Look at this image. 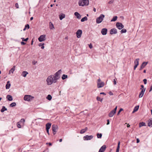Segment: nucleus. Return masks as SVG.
Masks as SVG:
<instances>
[{"label": "nucleus", "instance_id": "43", "mask_svg": "<svg viewBox=\"0 0 152 152\" xmlns=\"http://www.w3.org/2000/svg\"><path fill=\"white\" fill-rule=\"evenodd\" d=\"M25 27L26 28H28V29H29V26L28 24H27L25 26Z\"/></svg>", "mask_w": 152, "mask_h": 152}, {"label": "nucleus", "instance_id": "58", "mask_svg": "<svg viewBox=\"0 0 152 152\" xmlns=\"http://www.w3.org/2000/svg\"><path fill=\"white\" fill-rule=\"evenodd\" d=\"M47 132L48 133V135H49V129H46Z\"/></svg>", "mask_w": 152, "mask_h": 152}, {"label": "nucleus", "instance_id": "52", "mask_svg": "<svg viewBox=\"0 0 152 152\" xmlns=\"http://www.w3.org/2000/svg\"><path fill=\"white\" fill-rule=\"evenodd\" d=\"M21 43L22 45H24L26 44V43L25 42L23 41L21 42Z\"/></svg>", "mask_w": 152, "mask_h": 152}, {"label": "nucleus", "instance_id": "16", "mask_svg": "<svg viewBox=\"0 0 152 152\" xmlns=\"http://www.w3.org/2000/svg\"><path fill=\"white\" fill-rule=\"evenodd\" d=\"M11 84L10 83V81H8L7 82V83L6 85V89H9L10 87Z\"/></svg>", "mask_w": 152, "mask_h": 152}, {"label": "nucleus", "instance_id": "10", "mask_svg": "<svg viewBox=\"0 0 152 152\" xmlns=\"http://www.w3.org/2000/svg\"><path fill=\"white\" fill-rule=\"evenodd\" d=\"M145 88H143V89L141 88V89L142 90L141 91L140 93L139 94V98H141L143 96L144 94L145 93Z\"/></svg>", "mask_w": 152, "mask_h": 152}, {"label": "nucleus", "instance_id": "59", "mask_svg": "<svg viewBox=\"0 0 152 152\" xmlns=\"http://www.w3.org/2000/svg\"><path fill=\"white\" fill-rule=\"evenodd\" d=\"M101 80L100 79H99L98 80V81H97V83H100L101 82Z\"/></svg>", "mask_w": 152, "mask_h": 152}, {"label": "nucleus", "instance_id": "19", "mask_svg": "<svg viewBox=\"0 0 152 152\" xmlns=\"http://www.w3.org/2000/svg\"><path fill=\"white\" fill-rule=\"evenodd\" d=\"M148 126L149 127H152V118H151L148 121Z\"/></svg>", "mask_w": 152, "mask_h": 152}, {"label": "nucleus", "instance_id": "1", "mask_svg": "<svg viewBox=\"0 0 152 152\" xmlns=\"http://www.w3.org/2000/svg\"><path fill=\"white\" fill-rule=\"evenodd\" d=\"M61 70H59L53 75H51L48 77L46 82L48 85H51L53 83H56L60 78V75L61 73Z\"/></svg>", "mask_w": 152, "mask_h": 152}, {"label": "nucleus", "instance_id": "55", "mask_svg": "<svg viewBox=\"0 0 152 152\" xmlns=\"http://www.w3.org/2000/svg\"><path fill=\"white\" fill-rule=\"evenodd\" d=\"M44 45V43H40L39 44V46H42L43 45Z\"/></svg>", "mask_w": 152, "mask_h": 152}, {"label": "nucleus", "instance_id": "35", "mask_svg": "<svg viewBox=\"0 0 152 152\" xmlns=\"http://www.w3.org/2000/svg\"><path fill=\"white\" fill-rule=\"evenodd\" d=\"M7 110V109L4 106H3L2 107V108L1 109V112H3L5 111L6 110Z\"/></svg>", "mask_w": 152, "mask_h": 152}, {"label": "nucleus", "instance_id": "57", "mask_svg": "<svg viewBox=\"0 0 152 152\" xmlns=\"http://www.w3.org/2000/svg\"><path fill=\"white\" fill-rule=\"evenodd\" d=\"M100 94H103L104 95H106V94L104 92H101V93H100Z\"/></svg>", "mask_w": 152, "mask_h": 152}, {"label": "nucleus", "instance_id": "30", "mask_svg": "<svg viewBox=\"0 0 152 152\" xmlns=\"http://www.w3.org/2000/svg\"><path fill=\"white\" fill-rule=\"evenodd\" d=\"M139 58H137L134 61V64H138V65H139Z\"/></svg>", "mask_w": 152, "mask_h": 152}, {"label": "nucleus", "instance_id": "53", "mask_svg": "<svg viewBox=\"0 0 152 152\" xmlns=\"http://www.w3.org/2000/svg\"><path fill=\"white\" fill-rule=\"evenodd\" d=\"M89 46V47L91 49L92 48V47H93L92 45V44H90Z\"/></svg>", "mask_w": 152, "mask_h": 152}, {"label": "nucleus", "instance_id": "3", "mask_svg": "<svg viewBox=\"0 0 152 152\" xmlns=\"http://www.w3.org/2000/svg\"><path fill=\"white\" fill-rule=\"evenodd\" d=\"M104 17V15L102 14L100 15V16L96 18V23H100L103 20Z\"/></svg>", "mask_w": 152, "mask_h": 152}, {"label": "nucleus", "instance_id": "13", "mask_svg": "<svg viewBox=\"0 0 152 152\" xmlns=\"http://www.w3.org/2000/svg\"><path fill=\"white\" fill-rule=\"evenodd\" d=\"M104 85V82L97 83V86L98 88H100L103 87Z\"/></svg>", "mask_w": 152, "mask_h": 152}, {"label": "nucleus", "instance_id": "42", "mask_svg": "<svg viewBox=\"0 0 152 152\" xmlns=\"http://www.w3.org/2000/svg\"><path fill=\"white\" fill-rule=\"evenodd\" d=\"M123 110V109H122V108H121L120 110H119V111H118V113H117V115H118L120 113L121 111H122Z\"/></svg>", "mask_w": 152, "mask_h": 152}, {"label": "nucleus", "instance_id": "45", "mask_svg": "<svg viewBox=\"0 0 152 152\" xmlns=\"http://www.w3.org/2000/svg\"><path fill=\"white\" fill-rule=\"evenodd\" d=\"M147 80L146 79H145L143 80V81L144 82V83L145 84H147Z\"/></svg>", "mask_w": 152, "mask_h": 152}, {"label": "nucleus", "instance_id": "18", "mask_svg": "<svg viewBox=\"0 0 152 152\" xmlns=\"http://www.w3.org/2000/svg\"><path fill=\"white\" fill-rule=\"evenodd\" d=\"M51 124L50 123H48L46 124V129H49L51 127Z\"/></svg>", "mask_w": 152, "mask_h": 152}, {"label": "nucleus", "instance_id": "12", "mask_svg": "<svg viewBox=\"0 0 152 152\" xmlns=\"http://www.w3.org/2000/svg\"><path fill=\"white\" fill-rule=\"evenodd\" d=\"M107 30L106 28H103L102 29L101 32L103 35H105L107 34Z\"/></svg>", "mask_w": 152, "mask_h": 152}, {"label": "nucleus", "instance_id": "26", "mask_svg": "<svg viewBox=\"0 0 152 152\" xmlns=\"http://www.w3.org/2000/svg\"><path fill=\"white\" fill-rule=\"evenodd\" d=\"M88 129L87 127H86L85 129H82L80 132V133L83 134Z\"/></svg>", "mask_w": 152, "mask_h": 152}, {"label": "nucleus", "instance_id": "36", "mask_svg": "<svg viewBox=\"0 0 152 152\" xmlns=\"http://www.w3.org/2000/svg\"><path fill=\"white\" fill-rule=\"evenodd\" d=\"M102 134L101 133L99 134V133L97 134V137L98 138H102Z\"/></svg>", "mask_w": 152, "mask_h": 152}, {"label": "nucleus", "instance_id": "2", "mask_svg": "<svg viewBox=\"0 0 152 152\" xmlns=\"http://www.w3.org/2000/svg\"><path fill=\"white\" fill-rule=\"evenodd\" d=\"M80 6H84L88 5L89 4L88 0H80L78 2Z\"/></svg>", "mask_w": 152, "mask_h": 152}, {"label": "nucleus", "instance_id": "39", "mask_svg": "<svg viewBox=\"0 0 152 152\" xmlns=\"http://www.w3.org/2000/svg\"><path fill=\"white\" fill-rule=\"evenodd\" d=\"M17 127L18 128H21V126L22 125H21V124L18 122L17 123Z\"/></svg>", "mask_w": 152, "mask_h": 152}, {"label": "nucleus", "instance_id": "17", "mask_svg": "<svg viewBox=\"0 0 152 152\" xmlns=\"http://www.w3.org/2000/svg\"><path fill=\"white\" fill-rule=\"evenodd\" d=\"M115 113L112 110L109 113L108 115L110 117H112Z\"/></svg>", "mask_w": 152, "mask_h": 152}, {"label": "nucleus", "instance_id": "25", "mask_svg": "<svg viewBox=\"0 0 152 152\" xmlns=\"http://www.w3.org/2000/svg\"><path fill=\"white\" fill-rule=\"evenodd\" d=\"M148 63V62H143L141 65V66L143 68L147 65Z\"/></svg>", "mask_w": 152, "mask_h": 152}, {"label": "nucleus", "instance_id": "46", "mask_svg": "<svg viewBox=\"0 0 152 152\" xmlns=\"http://www.w3.org/2000/svg\"><path fill=\"white\" fill-rule=\"evenodd\" d=\"M138 65V64H135L134 67V69L135 70L136 69V68L137 67V66Z\"/></svg>", "mask_w": 152, "mask_h": 152}, {"label": "nucleus", "instance_id": "61", "mask_svg": "<svg viewBox=\"0 0 152 152\" xmlns=\"http://www.w3.org/2000/svg\"><path fill=\"white\" fill-rule=\"evenodd\" d=\"M37 61H34V62H33V64L34 65H35L37 63Z\"/></svg>", "mask_w": 152, "mask_h": 152}, {"label": "nucleus", "instance_id": "48", "mask_svg": "<svg viewBox=\"0 0 152 152\" xmlns=\"http://www.w3.org/2000/svg\"><path fill=\"white\" fill-rule=\"evenodd\" d=\"M15 6L16 7V8H18V3H16L15 4Z\"/></svg>", "mask_w": 152, "mask_h": 152}, {"label": "nucleus", "instance_id": "4", "mask_svg": "<svg viewBox=\"0 0 152 152\" xmlns=\"http://www.w3.org/2000/svg\"><path fill=\"white\" fill-rule=\"evenodd\" d=\"M34 97L30 95H26L24 97V99L25 101H30L32 100Z\"/></svg>", "mask_w": 152, "mask_h": 152}, {"label": "nucleus", "instance_id": "29", "mask_svg": "<svg viewBox=\"0 0 152 152\" xmlns=\"http://www.w3.org/2000/svg\"><path fill=\"white\" fill-rule=\"evenodd\" d=\"M88 19V18L87 17L85 16L81 19V21L82 22H84L85 21H86Z\"/></svg>", "mask_w": 152, "mask_h": 152}, {"label": "nucleus", "instance_id": "50", "mask_svg": "<svg viewBox=\"0 0 152 152\" xmlns=\"http://www.w3.org/2000/svg\"><path fill=\"white\" fill-rule=\"evenodd\" d=\"M113 82L114 85H116V81L115 79H114L113 80Z\"/></svg>", "mask_w": 152, "mask_h": 152}, {"label": "nucleus", "instance_id": "23", "mask_svg": "<svg viewBox=\"0 0 152 152\" xmlns=\"http://www.w3.org/2000/svg\"><path fill=\"white\" fill-rule=\"evenodd\" d=\"M59 17L60 19L61 20L62 19L65 18V15L64 14H62L61 15H59Z\"/></svg>", "mask_w": 152, "mask_h": 152}, {"label": "nucleus", "instance_id": "33", "mask_svg": "<svg viewBox=\"0 0 152 152\" xmlns=\"http://www.w3.org/2000/svg\"><path fill=\"white\" fill-rule=\"evenodd\" d=\"M120 142L119 141L118 143V146L117 148L116 151V152H119L120 148Z\"/></svg>", "mask_w": 152, "mask_h": 152}, {"label": "nucleus", "instance_id": "41", "mask_svg": "<svg viewBox=\"0 0 152 152\" xmlns=\"http://www.w3.org/2000/svg\"><path fill=\"white\" fill-rule=\"evenodd\" d=\"M96 99L97 101L102 102V101L103 99L101 98L99 96H97L96 97Z\"/></svg>", "mask_w": 152, "mask_h": 152}, {"label": "nucleus", "instance_id": "5", "mask_svg": "<svg viewBox=\"0 0 152 152\" xmlns=\"http://www.w3.org/2000/svg\"><path fill=\"white\" fill-rule=\"evenodd\" d=\"M52 127L53 134L54 135H55L57 132V130L58 128V126L56 125L53 124L52 125Z\"/></svg>", "mask_w": 152, "mask_h": 152}, {"label": "nucleus", "instance_id": "27", "mask_svg": "<svg viewBox=\"0 0 152 152\" xmlns=\"http://www.w3.org/2000/svg\"><path fill=\"white\" fill-rule=\"evenodd\" d=\"M49 28L50 29H52L54 28L53 24L50 22H49Z\"/></svg>", "mask_w": 152, "mask_h": 152}, {"label": "nucleus", "instance_id": "8", "mask_svg": "<svg viewBox=\"0 0 152 152\" xmlns=\"http://www.w3.org/2000/svg\"><path fill=\"white\" fill-rule=\"evenodd\" d=\"M82 33V31L81 30L79 29L77 30V32L76 33L77 37L78 38H80L81 37Z\"/></svg>", "mask_w": 152, "mask_h": 152}, {"label": "nucleus", "instance_id": "14", "mask_svg": "<svg viewBox=\"0 0 152 152\" xmlns=\"http://www.w3.org/2000/svg\"><path fill=\"white\" fill-rule=\"evenodd\" d=\"M76 17L78 19H80L81 18V15L77 12H75L74 13Z\"/></svg>", "mask_w": 152, "mask_h": 152}, {"label": "nucleus", "instance_id": "47", "mask_svg": "<svg viewBox=\"0 0 152 152\" xmlns=\"http://www.w3.org/2000/svg\"><path fill=\"white\" fill-rule=\"evenodd\" d=\"M117 106H116L115 108H114V109L113 110V111L114 112H115L116 113V111L117 110Z\"/></svg>", "mask_w": 152, "mask_h": 152}, {"label": "nucleus", "instance_id": "37", "mask_svg": "<svg viewBox=\"0 0 152 152\" xmlns=\"http://www.w3.org/2000/svg\"><path fill=\"white\" fill-rule=\"evenodd\" d=\"M46 98L49 100H50L52 98V97L51 95L49 94L48 95Z\"/></svg>", "mask_w": 152, "mask_h": 152}, {"label": "nucleus", "instance_id": "15", "mask_svg": "<svg viewBox=\"0 0 152 152\" xmlns=\"http://www.w3.org/2000/svg\"><path fill=\"white\" fill-rule=\"evenodd\" d=\"M6 98L9 101H12L13 100L12 96L10 95H8L7 96Z\"/></svg>", "mask_w": 152, "mask_h": 152}, {"label": "nucleus", "instance_id": "60", "mask_svg": "<svg viewBox=\"0 0 152 152\" xmlns=\"http://www.w3.org/2000/svg\"><path fill=\"white\" fill-rule=\"evenodd\" d=\"M152 90V85L151 87V88H150V89L149 90V92H151V91Z\"/></svg>", "mask_w": 152, "mask_h": 152}, {"label": "nucleus", "instance_id": "7", "mask_svg": "<svg viewBox=\"0 0 152 152\" xmlns=\"http://www.w3.org/2000/svg\"><path fill=\"white\" fill-rule=\"evenodd\" d=\"M93 137L92 135H86L83 137L84 140H90L92 139Z\"/></svg>", "mask_w": 152, "mask_h": 152}, {"label": "nucleus", "instance_id": "34", "mask_svg": "<svg viewBox=\"0 0 152 152\" xmlns=\"http://www.w3.org/2000/svg\"><path fill=\"white\" fill-rule=\"evenodd\" d=\"M67 77H68V76L67 75L63 74L62 76V79L63 80H64V79L67 78Z\"/></svg>", "mask_w": 152, "mask_h": 152}, {"label": "nucleus", "instance_id": "44", "mask_svg": "<svg viewBox=\"0 0 152 152\" xmlns=\"http://www.w3.org/2000/svg\"><path fill=\"white\" fill-rule=\"evenodd\" d=\"M28 38H27L25 39H24V38H22V40L23 41H27L28 40Z\"/></svg>", "mask_w": 152, "mask_h": 152}, {"label": "nucleus", "instance_id": "31", "mask_svg": "<svg viewBox=\"0 0 152 152\" xmlns=\"http://www.w3.org/2000/svg\"><path fill=\"white\" fill-rule=\"evenodd\" d=\"M145 126V123L144 122L140 123L139 124V126L140 127L142 126Z\"/></svg>", "mask_w": 152, "mask_h": 152}, {"label": "nucleus", "instance_id": "38", "mask_svg": "<svg viewBox=\"0 0 152 152\" xmlns=\"http://www.w3.org/2000/svg\"><path fill=\"white\" fill-rule=\"evenodd\" d=\"M16 103L13 102L11 103L10 104V106L12 107H14L16 105Z\"/></svg>", "mask_w": 152, "mask_h": 152}, {"label": "nucleus", "instance_id": "6", "mask_svg": "<svg viewBox=\"0 0 152 152\" xmlns=\"http://www.w3.org/2000/svg\"><path fill=\"white\" fill-rule=\"evenodd\" d=\"M116 26V27L119 30L122 29L124 27V25L121 23H117Z\"/></svg>", "mask_w": 152, "mask_h": 152}, {"label": "nucleus", "instance_id": "11", "mask_svg": "<svg viewBox=\"0 0 152 152\" xmlns=\"http://www.w3.org/2000/svg\"><path fill=\"white\" fill-rule=\"evenodd\" d=\"M117 32V30L115 28H113L111 29L110 31V34L111 35L113 34H116Z\"/></svg>", "mask_w": 152, "mask_h": 152}, {"label": "nucleus", "instance_id": "40", "mask_svg": "<svg viewBox=\"0 0 152 152\" xmlns=\"http://www.w3.org/2000/svg\"><path fill=\"white\" fill-rule=\"evenodd\" d=\"M121 34L125 33L126 32V29H122L121 31Z\"/></svg>", "mask_w": 152, "mask_h": 152}, {"label": "nucleus", "instance_id": "20", "mask_svg": "<svg viewBox=\"0 0 152 152\" xmlns=\"http://www.w3.org/2000/svg\"><path fill=\"white\" fill-rule=\"evenodd\" d=\"M15 69V66H14L9 71V74H10L11 73H13Z\"/></svg>", "mask_w": 152, "mask_h": 152}, {"label": "nucleus", "instance_id": "63", "mask_svg": "<svg viewBox=\"0 0 152 152\" xmlns=\"http://www.w3.org/2000/svg\"><path fill=\"white\" fill-rule=\"evenodd\" d=\"M141 88H142V89H143V88H144V86H143V85H141Z\"/></svg>", "mask_w": 152, "mask_h": 152}, {"label": "nucleus", "instance_id": "64", "mask_svg": "<svg viewBox=\"0 0 152 152\" xmlns=\"http://www.w3.org/2000/svg\"><path fill=\"white\" fill-rule=\"evenodd\" d=\"M127 127H129L130 126V125L129 124H127Z\"/></svg>", "mask_w": 152, "mask_h": 152}, {"label": "nucleus", "instance_id": "32", "mask_svg": "<svg viewBox=\"0 0 152 152\" xmlns=\"http://www.w3.org/2000/svg\"><path fill=\"white\" fill-rule=\"evenodd\" d=\"M117 19V16H115L113 17L112 19L111 20V22L115 21H116Z\"/></svg>", "mask_w": 152, "mask_h": 152}, {"label": "nucleus", "instance_id": "21", "mask_svg": "<svg viewBox=\"0 0 152 152\" xmlns=\"http://www.w3.org/2000/svg\"><path fill=\"white\" fill-rule=\"evenodd\" d=\"M28 74V73L27 71H23L22 72V75L23 77H25Z\"/></svg>", "mask_w": 152, "mask_h": 152}, {"label": "nucleus", "instance_id": "56", "mask_svg": "<svg viewBox=\"0 0 152 152\" xmlns=\"http://www.w3.org/2000/svg\"><path fill=\"white\" fill-rule=\"evenodd\" d=\"M140 142V140L139 139L137 138V143H138Z\"/></svg>", "mask_w": 152, "mask_h": 152}, {"label": "nucleus", "instance_id": "54", "mask_svg": "<svg viewBox=\"0 0 152 152\" xmlns=\"http://www.w3.org/2000/svg\"><path fill=\"white\" fill-rule=\"evenodd\" d=\"M113 0H111V1H110L109 2V4H112V3H113Z\"/></svg>", "mask_w": 152, "mask_h": 152}, {"label": "nucleus", "instance_id": "49", "mask_svg": "<svg viewBox=\"0 0 152 152\" xmlns=\"http://www.w3.org/2000/svg\"><path fill=\"white\" fill-rule=\"evenodd\" d=\"M109 94H110V95H113V93L111 92V91H109L108 93Z\"/></svg>", "mask_w": 152, "mask_h": 152}, {"label": "nucleus", "instance_id": "62", "mask_svg": "<svg viewBox=\"0 0 152 152\" xmlns=\"http://www.w3.org/2000/svg\"><path fill=\"white\" fill-rule=\"evenodd\" d=\"M41 48H42V49H44V45H42V47H41Z\"/></svg>", "mask_w": 152, "mask_h": 152}, {"label": "nucleus", "instance_id": "24", "mask_svg": "<svg viewBox=\"0 0 152 152\" xmlns=\"http://www.w3.org/2000/svg\"><path fill=\"white\" fill-rule=\"evenodd\" d=\"M139 106H136L134 108L133 111L132 112L133 113H134L135 112L137 111L139 109Z\"/></svg>", "mask_w": 152, "mask_h": 152}, {"label": "nucleus", "instance_id": "51", "mask_svg": "<svg viewBox=\"0 0 152 152\" xmlns=\"http://www.w3.org/2000/svg\"><path fill=\"white\" fill-rule=\"evenodd\" d=\"M107 125H109L110 124V121H109V119H107Z\"/></svg>", "mask_w": 152, "mask_h": 152}, {"label": "nucleus", "instance_id": "9", "mask_svg": "<svg viewBox=\"0 0 152 152\" xmlns=\"http://www.w3.org/2000/svg\"><path fill=\"white\" fill-rule=\"evenodd\" d=\"M46 36L45 35H41L38 38V40L40 42H42L45 41V40Z\"/></svg>", "mask_w": 152, "mask_h": 152}, {"label": "nucleus", "instance_id": "22", "mask_svg": "<svg viewBox=\"0 0 152 152\" xmlns=\"http://www.w3.org/2000/svg\"><path fill=\"white\" fill-rule=\"evenodd\" d=\"M106 148V146L105 145H103L100 149L101 150V151H102L104 152Z\"/></svg>", "mask_w": 152, "mask_h": 152}, {"label": "nucleus", "instance_id": "28", "mask_svg": "<svg viewBox=\"0 0 152 152\" xmlns=\"http://www.w3.org/2000/svg\"><path fill=\"white\" fill-rule=\"evenodd\" d=\"M25 121V120L23 118H22L21 119L19 122L20 123L21 125H23Z\"/></svg>", "mask_w": 152, "mask_h": 152}]
</instances>
